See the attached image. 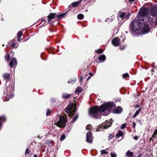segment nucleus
Masks as SVG:
<instances>
[{"instance_id":"obj_1","label":"nucleus","mask_w":157,"mask_h":157,"mask_svg":"<svg viewBox=\"0 0 157 157\" xmlns=\"http://www.w3.org/2000/svg\"><path fill=\"white\" fill-rule=\"evenodd\" d=\"M153 19H150L148 11L146 9L141 10L135 19L129 24V29L131 33L140 31L143 34L147 33L149 31L148 25L145 22L153 21Z\"/></svg>"},{"instance_id":"obj_2","label":"nucleus","mask_w":157,"mask_h":157,"mask_svg":"<svg viewBox=\"0 0 157 157\" xmlns=\"http://www.w3.org/2000/svg\"><path fill=\"white\" fill-rule=\"evenodd\" d=\"M114 105L113 102H108L101 105L100 107L95 106L90 108L89 110V115L94 118H100L101 115H108L110 112V109Z\"/></svg>"},{"instance_id":"obj_3","label":"nucleus","mask_w":157,"mask_h":157,"mask_svg":"<svg viewBox=\"0 0 157 157\" xmlns=\"http://www.w3.org/2000/svg\"><path fill=\"white\" fill-rule=\"evenodd\" d=\"M76 107L73 104H69L66 109V111L71 118L73 115L75 111Z\"/></svg>"},{"instance_id":"obj_4","label":"nucleus","mask_w":157,"mask_h":157,"mask_svg":"<svg viewBox=\"0 0 157 157\" xmlns=\"http://www.w3.org/2000/svg\"><path fill=\"white\" fill-rule=\"evenodd\" d=\"M67 13V12L61 14L60 15L57 14L56 13H50L48 16V22H50L52 19L56 18H58L59 19H60L61 17H63L66 15Z\"/></svg>"},{"instance_id":"obj_5","label":"nucleus","mask_w":157,"mask_h":157,"mask_svg":"<svg viewBox=\"0 0 157 157\" xmlns=\"http://www.w3.org/2000/svg\"><path fill=\"white\" fill-rule=\"evenodd\" d=\"M66 118L62 116H60L59 121L56 123V125L59 127L63 128L66 126Z\"/></svg>"},{"instance_id":"obj_6","label":"nucleus","mask_w":157,"mask_h":157,"mask_svg":"<svg viewBox=\"0 0 157 157\" xmlns=\"http://www.w3.org/2000/svg\"><path fill=\"white\" fill-rule=\"evenodd\" d=\"M14 88L12 85L9 86L6 88V94L7 96L10 98H12L14 94H13Z\"/></svg>"},{"instance_id":"obj_7","label":"nucleus","mask_w":157,"mask_h":157,"mask_svg":"<svg viewBox=\"0 0 157 157\" xmlns=\"http://www.w3.org/2000/svg\"><path fill=\"white\" fill-rule=\"evenodd\" d=\"M105 123L106 124H103L101 126V129H100V128H98L96 129V131L97 132L100 131L102 130V128H104V129H107L108 128L110 127L111 126V124L110 123H109L107 121H105Z\"/></svg>"},{"instance_id":"obj_8","label":"nucleus","mask_w":157,"mask_h":157,"mask_svg":"<svg viewBox=\"0 0 157 157\" xmlns=\"http://www.w3.org/2000/svg\"><path fill=\"white\" fill-rule=\"evenodd\" d=\"M119 17H121L122 19L125 18H127L129 17L130 16V14L128 13L126 14L125 13L119 12L118 14Z\"/></svg>"},{"instance_id":"obj_9","label":"nucleus","mask_w":157,"mask_h":157,"mask_svg":"<svg viewBox=\"0 0 157 157\" xmlns=\"http://www.w3.org/2000/svg\"><path fill=\"white\" fill-rule=\"evenodd\" d=\"M93 140L92 134L90 132L87 133L86 135V141L88 143H91Z\"/></svg>"},{"instance_id":"obj_10","label":"nucleus","mask_w":157,"mask_h":157,"mask_svg":"<svg viewBox=\"0 0 157 157\" xmlns=\"http://www.w3.org/2000/svg\"><path fill=\"white\" fill-rule=\"evenodd\" d=\"M112 44L115 46H117L120 45V40L118 37L114 38L112 40Z\"/></svg>"},{"instance_id":"obj_11","label":"nucleus","mask_w":157,"mask_h":157,"mask_svg":"<svg viewBox=\"0 0 157 157\" xmlns=\"http://www.w3.org/2000/svg\"><path fill=\"white\" fill-rule=\"evenodd\" d=\"M151 14L152 16L157 15V6H155L151 8L150 10Z\"/></svg>"},{"instance_id":"obj_12","label":"nucleus","mask_w":157,"mask_h":157,"mask_svg":"<svg viewBox=\"0 0 157 157\" xmlns=\"http://www.w3.org/2000/svg\"><path fill=\"white\" fill-rule=\"evenodd\" d=\"M17 63V59L15 58H13L9 63L10 66L11 67H13V65L16 66Z\"/></svg>"},{"instance_id":"obj_13","label":"nucleus","mask_w":157,"mask_h":157,"mask_svg":"<svg viewBox=\"0 0 157 157\" xmlns=\"http://www.w3.org/2000/svg\"><path fill=\"white\" fill-rule=\"evenodd\" d=\"M122 111V109L120 107H118L116 108L113 111L114 113H119L121 112Z\"/></svg>"},{"instance_id":"obj_14","label":"nucleus","mask_w":157,"mask_h":157,"mask_svg":"<svg viewBox=\"0 0 157 157\" xmlns=\"http://www.w3.org/2000/svg\"><path fill=\"white\" fill-rule=\"evenodd\" d=\"M2 76L4 79L6 80V82L10 80V75L9 74L7 73H4L3 75Z\"/></svg>"},{"instance_id":"obj_15","label":"nucleus","mask_w":157,"mask_h":157,"mask_svg":"<svg viewBox=\"0 0 157 157\" xmlns=\"http://www.w3.org/2000/svg\"><path fill=\"white\" fill-rule=\"evenodd\" d=\"M133 153L129 150L126 153V155L127 157H132Z\"/></svg>"},{"instance_id":"obj_16","label":"nucleus","mask_w":157,"mask_h":157,"mask_svg":"<svg viewBox=\"0 0 157 157\" xmlns=\"http://www.w3.org/2000/svg\"><path fill=\"white\" fill-rule=\"evenodd\" d=\"M105 56L102 55L99 56L98 59L99 60L104 62L105 60Z\"/></svg>"},{"instance_id":"obj_17","label":"nucleus","mask_w":157,"mask_h":157,"mask_svg":"<svg viewBox=\"0 0 157 157\" xmlns=\"http://www.w3.org/2000/svg\"><path fill=\"white\" fill-rule=\"evenodd\" d=\"M71 96L70 94H68L66 93H63L62 95V98H64L67 99L69 98Z\"/></svg>"},{"instance_id":"obj_18","label":"nucleus","mask_w":157,"mask_h":157,"mask_svg":"<svg viewBox=\"0 0 157 157\" xmlns=\"http://www.w3.org/2000/svg\"><path fill=\"white\" fill-rule=\"evenodd\" d=\"M142 108H140L139 109H138L135 112L134 115L133 116V118H135L136 116H137L140 113V112L141 111Z\"/></svg>"},{"instance_id":"obj_19","label":"nucleus","mask_w":157,"mask_h":157,"mask_svg":"<svg viewBox=\"0 0 157 157\" xmlns=\"http://www.w3.org/2000/svg\"><path fill=\"white\" fill-rule=\"evenodd\" d=\"M124 133L123 132L121 131H119L118 133L116 135V136L117 138H119L120 136H122L123 135Z\"/></svg>"},{"instance_id":"obj_20","label":"nucleus","mask_w":157,"mask_h":157,"mask_svg":"<svg viewBox=\"0 0 157 157\" xmlns=\"http://www.w3.org/2000/svg\"><path fill=\"white\" fill-rule=\"evenodd\" d=\"M82 88L80 86H78L76 89L75 92V93H77V92L79 93V92H81L82 91Z\"/></svg>"},{"instance_id":"obj_21","label":"nucleus","mask_w":157,"mask_h":157,"mask_svg":"<svg viewBox=\"0 0 157 157\" xmlns=\"http://www.w3.org/2000/svg\"><path fill=\"white\" fill-rule=\"evenodd\" d=\"M77 18L79 20H82L84 18V15L82 14H79L77 16Z\"/></svg>"},{"instance_id":"obj_22","label":"nucleus","mask_w":157,"mask_h":157,"mask_svg":"<svg viewBox=\"0 0 157 157\" xmlns=\"http://www.w3.org/2000/svg\"><path fill=\"white\" fill-rule=\"evenodd\" d=\"M76 81V79L75 78H74L73 79H71L69 81H68L67 83H74Z\"/></svg>"},{"instance_id":"obj_23","label":"nucleus","mask_w":157,"mask_h":157,"mask_svg":"<svg viewBox=\"0 0 157 157\" xmlns=\"http://www.w3.org/2000/svg\"><path fill=\"white\" fill-rule=\"evenodd\" d=\"M114 17H111L109 18H108L105 20L106 21L108 22H110L112 21Z\"/></svg>"},{"instance_id":"obj_24","label":"nucleus","mask_w":157,"mask_h":157,"mask_svg":"<svg viewBox=\"0 0 157 157\" xmlns=\"http://www.w3.org/2000/svg\"><path fill=\"white\" fill-rule=\"evenodd\" d=\"M92 128V126L91 124H88L86 127V129L87 130H90Z\"/></svg>"},{"instance_id":"obj_25","label":"nucleus","mask_w":157,"mask_h":157,"mask_svg":"<svg viewBox=\"0 0 157 157\" xmlns=\"http://www.w3.org/2000/svg\"><path fill=\"white\" fill-rule=\"evenodd\" d=\"M22 35V33L20 31H19L17 34V37L18 38H20Z\"/></svg>"},{"instance_id":"obj_26","label":"nucleus","mask_w":157,"mask_h":157,"mask_svg":"<svg viewBox=\"0 0 157 157\" xmlns=\"http://www.w3.org/2000/svg\"><path fill=\"white\" fill-rule=\"evenodd\" d=\"M79 3L77 1V2H75L72 3V6L73 7L77 6L78 5Z\"/></svg>"},{"instance_id":"obj_27","label":"nucleus","mask_w":157,"mask_h":157,"mask_svg":"<svg viewBox=\"0 0 157 157\" xmlns=\"http://www.w3.org/2000/svg\"><path fill=\"white\" fill-rule=\"evenodd\" d=\"M101 152V154L103 155L104 154H107L108 153V152L107 151H106L104 150H102L100 151Z\"/></svg>"},{"instance_id":"obj_28","label":"nucleus","mask_w":157,"mask_h":157,"mask_svg":"<svg viewBox=\"0 0 157 157\" xmlns=\"http://www.w3.org/2000/svg\"><path fill=\"white\" fill-rule=\"evenodd\" d=\"M17 44L15 43H12L11 46L13 48H17Z\"/></svg>"},{"instance_id":"obj_29","label":"nucleus","mask_w":157,"mask_h":157,"mask_svg":"<svg viewBox=\"0 0 157 157\" xmlns=\"http://www.w3.org/2000/svg\"><path fill=\"white\" fill-rule=\"evenodd\" d=\"M111 157H117V155L115 152L110 153Z\"/></svg>"},{"instance_id":"obj_30","label":"nucleus","mask_w":157,"mask_h":157,"mask_svg":"<svg viewBox=\"0 0 157 157\" xmlns=\"http://www.w3.org/2000/svg\"><path fill=\"white\" fill-rule=\"evenodd\" d=\"M122 76L123 78H126L128 77H129V75L128 73H126L124 75H123Z\"/></svg>"},{"instance_id":"obj_31","label":"nucleus","mask_w":157,"mask_h":157,"mask_svg":"<svg viewBox=\"0 0 157 157\" xmlns=\"http://www.w3.org/2000/svg\"><path fill=\"white\" fill-rule=\"evenodd\" d=\"M51 111L49 109H48L47 110V112L46 113V115L47 116H49L51 113Z\"/></svg>"},{"instance_id":"obj_32","label":"nucleus","mask_w":157,"mask_h":157,"mask_svg":"<svg viewBox=\"0 0 157 157\" xmlns=\"http://www.w3.org/2000/svg\"><path fill=\"white\" fill-rule=\"evenodd\" d=\"M126 125V123H124L121 125L120 128L121 129H123L125 128Z\"/></svg>"},{"instance_id":"obj_33","label":"nucleus","mask_w":157,"mask_h":157,"mask_svg":"<svg viewBox=\"0 0 157 157\" xmlns=\"http://www.w3.org/2000/svg\"><path fill=\"white\" fill-rule=\"evenodd\" d=\"M1 120L2 121H5L6 120V118L5 116H1L0 117Z\"/></svg>"},{"instance_id":"obj_34","label":"nucleus","mask_w":157,"mask_h":157,"mask_svg":"<svg viewBox=\"0 0 157 157\" xmlns=\"http://www.w3.org/2000/svg\"><path fill=\"white\" fill-rule=\"evenodd\" d=\"M78 117V115H77L76 116H75L74 118L73 119V122H74L77 119Z\"/></svg>"},{"instance_id":"obj_35","label":"nucleus","mask_w":157,"mask_h":157,"mask_svg":"<svg viewBox=\"0 0 157 157\" xmlns=\"http://www.w3.org/2000/svg\"><path fill=\"white\" fill-rule=\"evenodd\" d=\"M5 59H6L7 61H9L10 59V57L9 55H7L5 58Z\"/></svg>"},{"instance_id":"obj_36","label":"nucleus","mask_w":157,"mask_h":157,"mask_svg":"<svg viewBox=\"0 0 157 157\" xmlns=\"http://www.w3.org/2000/svg\"><path fill=\"white\" fill-rule=\"evenodd\" d=\"M65 136L64 134L62 135L61 136L60 139L62 141L65 139Z\"/></svg>"},{"instance_id":"obj_37","label":"nucleus","mask_w":157,"mask_h":157,"mask_svg":"<svg viewBox=\"0 0 157 157\" xmlns=\"http://www.w3.org/2000/svg\"><path fill=\"white\" fill-rule=\"evenodd\" d=\"M95 51L96 52L98 53H101L103 52V51L100 49H98L97 50H95Z\"/></svg>"},{"instance_id":"obj_38","label":"nucleus","mask_w":157,"mask_h":157,"mask_svg":"<svg viewBox=\"0 0 157 157\" xmlns=\"http://www.w3.org/2000/svg\"><path fill=\"white\" fill-rule=\"evenodd\" d=\"M157 135V130H156L154 132L152 136V137H155V135Z\"/></svg>"},{"instance_id":"obj_39","label":"nucleus","mask_w":157,"mask_h":157,"mask_svg":"<svg viewBox=\"0 0 157 157\" xmlns=\"http://www.w3.org/2000/svg\"><path fill=\"white\" fill-rule=\"evenodd\" d=\"M30 151L28 149V148H27L26 150L25 153V154H28L29 153Z\"/></svg>"},{"instance_id":"obj_40","label":"nucleus","mask_w":157,"mask_h":157,"mask_svg":"<svg viewBox=\"0 0 157 157\" xmlns=\"http://www.w3.org/2000/svg\"><path fill=\"white\" fill-rule=\"evenodd\" d=\"M140 107V105L138 103L135 106V108H137L139 107Z\"/></svg>"},{"instance_id":"obj_41","label":"nucleus","mask_w":157,"mask_h":157,"mask_svg":"<svg viewBox=\"0 0 157 157\" xmlns=\"http://www.w3.org/2000/svg\"><path fill=\"white\" fill-rule=\"evenodd\" d=\"M113 137V136L112 135H111V134H110L109 135V136H108V139H111V138H112Z\"/></svg>"},{"instance_id":"obj_42","label":"nucleus","mask_w":157,"mask_h":157,"mask_svg":"<svg viewBox=\"0 0 157 157\" xmlns=\"http://www.w3.org/2000/svg\"><path fill=\"white\" fill-rule=\"evenodd\" d=\"M134 139L135 140H137L138 139V137L137 136H135L134 137Z\"/></svg>"},{"instance_id":"obj_43","label":"nucleus","mask_w":157,"mask_h":157,"mask_svg":"<svg viewBox=\"0 0 157 157\" xmlns=\"http://www.w3.org/2000/svg\"><path fill=\"white\" fill-rule=\"evenodd\" d=\"M132 124H133V127H132L133 128H135V126H136V123H135V122H133L132 123Z\"/></svg>"},{"instance_id":"obj_44","label":"nucleus","mask_w":157,"mask_h":157,"mask_svg":"<svg viewBox=\"0 0 157 157\" xmlns=\"http://www.w3.org/2000/svg\"><path fill=\"white\" fill-rule=\"evenodd\" d=\"M82 81H83V78L82 77H82H80V81L81 82H82Z\"/></svg>"},{"instance_id":"obj_45","label":"nucleus","mask_w":157,"mask_h":157,"mask_svg":"<svg viewBox=\"0 0 157 157\" xmlns=\"http://www.w3.org/2000/svg\"><path fill=\"white\" fill-rule=\"evenodd\" d=\"M155 25H157V17H156V18L155 19Z\"/></svg>"},{"instance_id":"obj_46","label":"nucleus","mask_w":157,"mask_h":157,"mask_svg":"<svg viewBox=\"0 0 157 157\" xmlns=\"http://www.w3.org/2000/svg\"><path fill=\"white\" fill-rule=\"evenodd\" d=\"M125 46L124 47H120V48L121 50H123V49L124 48H125Z\"/></svg>"},{"instance_id":"obj_47","label":"nucleus","mask_w":157,"mask_h":157,"mask_svg":"<svg viewBox=\"0 0 157 157\" xmlns=\"http://www.w3.org/2000/svg\"><path fill=\"white\" fill-rule=\"evenodd\" d=\"M153 68L155 70H157V66H154Z\"/></svg>"},{"instance_id":"obj_48","label":"nucleus","mask_w":157,"mask_h":157,"mask_svg":"<svg viewBox=\"0 0 157 157\" xmlns=\"http://www.w3.org/2000/svg\"><path fill=\"white\" fill-rule=\"evenodd\" d=\"M89 75H91V76H93V74L92 73H91V72H90L89 73Z\"/></svg>"},{"instance_id":"obj_49","label":"nucleus","mask_w":157,"mask_h":157,"mask_svg":"<svg viewBox=\"0 0 157 157\" xmlns=\"http://www.w3.org/2000/svg\"><path fill=\"white\" fill-rule=\"evenodd\" d=\"M72 4H71V5H69V6H68V7H69V8H71V7H72Z\"/></svg>"},{"instance_id":"obj_50","label":"nucleus","mask_w":157,"mask_h":157,"mask_svg":"<svg viewBox=\"0 0 157 157\" xmlns=\"http://www.w3.org/2000/svg\"><path fill=\"white\" fill-rule=\"evenodd\" d=\"M134 0H128L130 2H132Z\"/></svg>"},{"instance_id":"obj_51","label":"nucleus","mask_w":157,"mask_h":157,"mask_svg":"<svg viewBox=\"0 0 157 157\" xmlns=\"http://www.w3.org/2000/svg\"><path fill=\"white\" fill-rule=\"evenodd\" d=\"M17 41H21L20 39H19V38H18V39H17Z\"/></svg>"},{"instance_id":"obj_52","label":"nucleus","mask_w":157,"mask_h":157,"mask_svg":"<svg viewBox=\"0 0 157 157\" xmlns=\"http://www.w3.org/2000/svg\"><path fill=\"white\" fill-rule=\"evenodd\" d=\"M82 0H78V2L79 3L80 2L82 1Z\"/></svg>"},{"instance_id":"obj_53","label":"nucleus","mask_w":157,"mask_h":157,"mask_svg":"<svg viewBox=\"0 0 157 157\" xmlns=\"http://www.w3.org/2000/svg\"><path fill=\"white\" fill-rule=\"evenodd\" d=\"M90 76H89L88 77V78H87V79L88 80L89 79H90Z\"/></svg>"},{"instance_id":"obj_54","label":"nucleus","mask_w":157,"mask_h":157,"mask_svg":"<svg viewBox=\"0 0 157 157\" xmlns=\"http://www.w3.org/2000/svg\"><path fill=\"white\" fill-rule=\"evenodd\" d=\"M45 21V20L44 19H42V21H43V22H44Z\"/></svg>"},{"instance_id":"obj_55","label":"nucleus","mask_w":157,"mask_h":157,"mask_svg":"<svg viewBox=\"0 0 157 157\" xmlns=\"http://www.w3.org/2000/svg\"><path fill=\"white\" fill-rule=\"evenodd\" d=\"M154 71V70H153V69H152L151 70V72H153V71Z\"/></svg>"},{"instance_id":"obj_56","label":"nucleus","mask_w":157,"mask_h":157,"mask_svg":"<svg viewBox=\"0 0 157 157\" xmlns=\"http://www.w3.org/2000/svg\"><path fill=\"white\" fill-rule=\"evenodd\" d=\"M34 157H37V156L36 155H35L34 156Z\"/></svg>"},{"instance_id":"obj_57","label":"nucleus","mask_w":157,"mask_h":157,"mask_svg":"<svg viewBox=\"0 0 157 157\" xmlns=\"http://www.w3.org/2000/svg\"><path fill=\"white\" fill-rule=\"evenodd\" d=\"M152 140V137H151L150 138V140L151 141V140Z\"/></svg>"},{"instance_id":"obj_58","label":"nucleus","mask_w":157,"mask_h":157,"mask_svg":"<svg viewBox=\"0 0 157 157\" xmlns=\"http://www.w3.org/2000/svg\"><path fill=\"white\" fill-rule=\"evenodd\" d=\"M12 41H13V42H14V39H13L12 40Z\"/></svg>"},{"instance_id":"obj_59","label":"nucleus","mask_w":157,"mask_h":157,"mask_svg":"<svg viewBox=\"0 0 157 157\" xmlns=\"http://www.w3.org/2000/svg\"><path fill=\"white\" fill-rule=\"evenodd\" d=\"M155 64V63H152V65H154Z\"/></svg>"},{"instance_id":"obj_60","label":"nucleus","mask_w":157,"mask_h":157,"mask_svg":"<svg viewBox=\"0 0 157 157\" xmlns=\"http://www.w3.org/2000/svg\"><path fill=\"white\" fill-rule=\"evenodd\" d=\"M2 46H4V44H3Z\"/></svg>"},{"instance_id":"obj_61","label":"nucleus","mask_w":157,"mask_h":157,"mask_svg":"<svg viewBox=\"0 0 157 157\" xmlns=\"http://www.w3.org/2000/svg\"><path fill=\"white\" fill-rule=\"evenodd\" d=\"M125 33H127V32L126 31L125 32Z\"/></svg>"}]
</instances>
